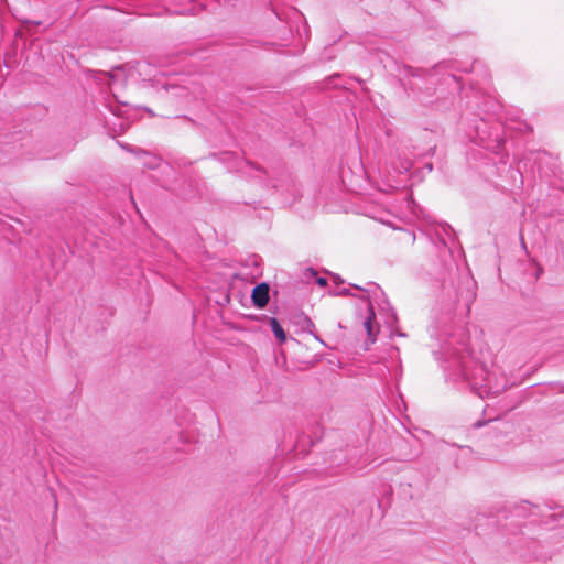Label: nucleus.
I'll return each instance as SVG.
<instances>
[{"label": "nucleus", "instance_id": "obj_1", "mask_svg": "<svg viewBox=\"0 0 564 564\" xmlns=\"http://www.w3.org/2000/svg\"><path fill=\"white\" fill-rule=\"evenodd\" d=\"M429 333L435 341L433 355L443 362L447 381L459 389H469L481 399L498 395L508 388V378L498 367L488 369L473 358L465 328L453 325L451 315L435 319Z\"/></svg>", "mask_w": 564, "mask_h": 564}, {"label": "nucleus", "instance_id": "obj_2", "mask_svg": "<svg viewBox=\"0 0 564 564\" xmlns=\"http://www.w3.org/2000/svg\"><path fill=\"white\" fill-rule=\"evenodd\" d=\"M475 138L474 141L490 151L495 155H501L505 148V138L502 137L503 127L500 122H489L485 119H479L474 127Z\"/></svg>", "mask_w": 564, "mask_h": 564}, {"label": "nucleus", "instance_id": "obj_3", "mask_svg": "<svg viewBox=\"0 0 564 564\" xmlns=\"http://www.w3.org/2000/svg\"><path fill=\"white\" fill-rule=\"evenodd\" d=\"M368 285H369V286H371V288H373V290H372L373 296H377V295H378V293H381V294L383 295V293H382L381 289H380L377 284H375V283H369ZM352 286H354L355 289H357V290L365 291V292L367 293V295H366V296H364V299H367L368 301H370V297H371V295H370L371 290H369V289H362V288H361V286H359V285H352ZM368 310H369V316L364 321V327H365V329H366V332H367L368 337H369L372 341H375V334H376V333H375V329H373L375 312H373V308H372V304H371V302H369Z\"/></svg>", "mask_w": 564, "mask_h": 564}, {"label": "nucleus", "instance_id": "obj_4", "mask_svg": "<svg viewBox=\"0 0 564 564\" xmlns=\"http://www.w3.org/2000/svg\"><path fill=\"white\" fill-rule=\"evenodd\" d=\"M541 513L540 507L529 503L528 501H523L513 507L511 511L512 518H527L530 523H536L538 518Z\"/></svg>", "mask_w": 564, "mask_h": 564}, {"label": "nucleus", "instance_id": "obj_5", "mask_svg": "<svg viewBox=\"0 0 564 564\" xmlns=\"http://www.w3.org/2000/svg\"><path fill=\"white\" fill-rule=\"evenodd\" d=\"M549 154L545 151H531L528 154H525L520 161L519 164H522L524 169H528V165L530 164L529 170L531 172H534L538 170L539 172L542 171L543 166L542 164L549 159Z\"/></svg>", "mask_w": 564, "mask_h": 564}, {"label": "nucleus", "instance_id": "obj_6", "mask_svg": "<svg viewBox=\"0 0 564 564\" xmlns=\"http://www.w3.org/2000/svg\"><path fill=\"white\" fill-rule=\"evenodd\" d=\"M270 288L265 282L259 283L256 285L251 293V301L253 305L258 308H264L270 300Z\"/></svg>", "mask_w": 564, "mask_h": 564}, {"label": "nucleus", "instance_id": "obj_7", "mask_svg": "<svg viewBox=\"0 0 564 564\" xmlns=\"http://www.w3.org/2000/svg\"><path fill=\"white\" fill-rule=\"evenodd\" d=\"M499 164H500V166H498V171H500V169L506 170V162L503 161V155L500 156ZM507 173L510 177V181H509L510 186L521 187L523 185V175H522L520 166H518L516 169L510 166L507 169Z\"/></svg>", "mask_w": 564, "mask_h": 564}, {"label": "nucleus", "instance_id": "obj_8", "mask_svg": "<svg viewBox=\"0 0 564 564\" xmlns=\"http://www.w3.org/2000/svg\"><path fill=\"white\" fill-rule=\"evenodd\" d=\"M270 326H271V329H272L274 336L276 337V339L280 343H284L286 340V334H285L283 327L280 325L279 321L274 317H271Z\"/></svg>", "mask_w": 564, "mask_h": 564}, {"label": "nucleus", "instance_id": "obj_9", "mask_svg": "<svg viewBox=\"0 0 564 564\" xmlns=\"http://www.w3.org/2000/svg\"><path fill=\"white\" fill-rule=\"evenodd\" d=\"M452 231V228L448 224H442L440 225L437 228H436V237H437V241L438 243H441L443 247H447V241L444 237L445 236H449V232Z\"/></svg>", "mask_w": 564, "mask_h": 564}, {"label": "nucleus", "instance_id": "obj_10", "mask_svg": "<svg viewBox=\"0 0 564 564\" xmlns=\"http://www.w3.org/2000/svg\"><path fill=\"white\" fill-rule=\"evenodd\" d=\"M240 170L249 175H252V172H261V169L259 166H256L250 162H245L243 166L240 167Z\"/></svg>", "mask_w": 564, "mask_h": 564}, {"label": "nucleus", "instance_id": "obj_11", "mask_svg": "<svg viewBox=\"0 0 564 564\" xmlns=\"http://www.w3.org/2000/svg\"><path fill=\"white\" fill-rule=\"evenodd\" d=\"M174 13H177V14H193L194 13V9L193 8H180V9H174L173 10Z\"/></svg>", "mask_w": 564, "mask_h": 564}, {"label": "nucleus", "instance_id": "obj_12", "mask_svg": "<svg viewBox=\"0 0 564 564\" xmlns=\"http://www.w3.org/2000/svg\"><path fill=\"white\" fill-rule=\"evenodd\" d=\"M316 283H317L319 286H326V285H327V279H326V278H323V276H317V278H316Z\"/></svg>", "mask_w": 564, "mask_h": 564}, {"label": "nucleus", "instance_id": "obj_13", "mask_svg": "<svg viewBox=\"0 0 564 564\" xmlns=\"http://www.w3.org/2000/svg\"><path fill=\"white\" fill-rule=\"evenodd\" d=\"M447 66H448L447 63H441L435 66V70L438 73V72L443 70L444 68H447Z\"/></svg>", "mask_w": 564, "mask_h": 564}, {"label": "nucleus", "instance_id": "obj_14", "mask_svg": "<svg viewBox=\"0 0 564 564\" xmlns=\"http://www.w3.org/2000/svg\"><path fill=\"white\" fill-rule=\"evenodd\" d=\"M412 166V163L410 161H405L404 163H402V169L403 171L408 172Z\"/></svg>", "mask_w": 564, "mask_h": 564}, {"label": "nucleus", "instance_id": "obj_15", "mask_svg": "<svg viewBox=\"0 0 564 564\" xmlns=\"http://www.w3.org/2000/svg\"><path fill=\"white\" fill-rule=\"evenodd\" d=\"M484 425H485V422H482V421H477V422H475V423L473 424V426H474L475 429H479V427H481V426H484Z\"/></svg>", "mask_w": 564, "mask_h": 564}, {"label": "nucleus", "instance_id": "obj_16", "mask_svg": "<svg viewBox=\"0 0 564 564\" xmlns=\"http://www.w3.org/2000/svg\"><path fill=\"white\" fill-rule=\"evenodd\" d=\"M424 169L427 170V172H431L433 170V164L432 163H426L424 165Z\"/></svg>", "mask_w": 564, "mask_h": 564}, {"label": "nucleus", "instance_id": "obj_17", "mask_svg": "<svg viewBox=\"0 0 564 564\" xmlns=\"http://www.w3.org/2000/svg\"><path fill=\"white\" fill-rule=\"evenodd\" d=\"M307 271H308L312 275H317L316 271H315L313 268L307 269Z\"/></svg>", "mask_w": 564, "mask_h": 564}, {"label": "nucleus", "instance_id": "obj_18", "mask_svg": "<svg viewBox=\"0 0 564 564\" xmlns=\"http://www.w3.org/2000/svg\"><path fill=\"white\" fill-rule=\"evenodd\" d=\"M334 280H335V282H336V283H341V282H343V281L339 279V276H338V275H334Z\"/></svg>", "mask_w": 564, "mask_h": 564}, {"label": "nucleus", "instance_id": "obj_19", "mask_svg": "<svg viewBox=\"0 0 564 564\" xmlns=\"http://www.w3.org/2000/svg\"><path fill=\"white\" fill-rule=\"evenodd\" d=\"M348 290L347 289H344L343 291H339L338 294H348Z\"/></svg>", "mask_w": 564, "mask_h": 564}, {"label": "nucleus", "instance_id": "obj_20", "mask_svg": "<svg viewBox=\"0 0 564 564\" xmlns=\"http://www.w3.org/2000/svg\"><path fill=\"white\" fill-rule=\"evenodd\" d=\"M449 77H451L453 80H455V82L457 80L456 76H455V75H453V74H451V75H449Z\"/></svg>", "mask_w": 564, "mask_h": 564}, {"label": "nucleus", "instance_id": "obj_21", "mask_svg": "<svg viewBox=\"0 0 564 564\" xmlns=\"http://www.w3.org/2000/svg\"><path fill=\"white\" fill-rule=\"evenodd\" d=\"M524 126H525V131L531 130V128L529 127V124H524Z\"/></svg>", "mask_w": 564, "mask_h": 564}, {"label": "nucleus", "instance_id": "obj_22", "mask_svg": "<svg viewBox=\"0 0 564 564\" xmlns=\"http://www.w3.org/2000/svg\"><path fill=\"white\" fill-rule=\"evenodd\" d=\"M315 339H317V340H319L322 344H324V343H323V340H322L318 336H315Z\"/></svg>", "mask_w": 564, "mask_h": 564}, {"label": "nucleus", "instance_id": "obj_23", "mask_svg": "<svg viewBox=\"0 0 564 564\" xmlns=\"http://www.w3.org/2000/svg\"><path fill=\"white\" fill-rule=\"evenodd\" d=\"M521 243L523 247H525V242H524L523 238L521 239Z\"/></svg>", "mask_w": 564, "mask_h": 564}, {"label": "nucleus", "instance_id": "obj_24", "mask_svg": "<svg viewBox=\"0 0 564 564\" xmlns=\"http://www.w3.org/2000/svg\"><path fill=\"white\" fill-rule=\"evenodd\" d=\"M225 156L229 158V156H231V154L230 153H225Z\"/></svg>", "mask_w": 564, "mask_h": 564}]
</instances>
